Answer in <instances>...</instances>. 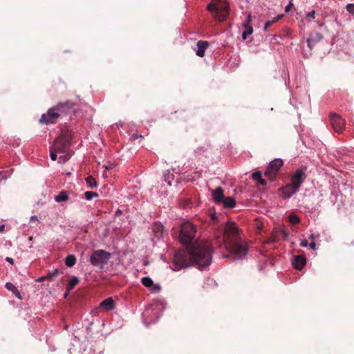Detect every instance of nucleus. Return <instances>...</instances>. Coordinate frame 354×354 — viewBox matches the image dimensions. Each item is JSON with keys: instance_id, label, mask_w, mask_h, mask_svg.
Returning <instances> with one entry per match:
<instances>
[{"instance_id": "36", "label": "nucleus", "mask_w": 354, "mask_h": 354, "mask_svg": "<svg viewBox=\"0 0 354 354\" xmlns=\"http://www.w3.org/2000/svg\"><path fill=\"white\" fill-rule=\"evenodd\" d=\"M282 17V15H279L278 16H277L276 17H274L272 20L271 21H268L269 23H270V24H273L274 23H275L276 21H277L279 19H281V17Z\"/></svg>"}, {"instance_id": "50", "label": "nucleus", "mask_w": 354, "mask_h": 354, "mask_svg": "<svg viewBox=\"0 0 354 354\" xmlns=\"http://www.w3.org/2000/svg\"><path fill=\"white\" fill-rule=\"evenodd\" d=\"M196 174L197 175V178H200V176H201V174H199V173H196Z\"/></svg>"}, {"instance_id": "11", "label": "nucleus", "mask_w": 354, "mask_h": 354, "mask_svg": "<svg viewBox=\"0 0 354 354\" xmlns=\"http://www.w3.org/2000/svg\"><path fill=\"white\" fill-rule=\"evenodd\" d=\"M279 191L281 193V198L284 200H287L291 198L297 192H298L299 189L289 183L286 186L280 188Z\"/></svg>"}, {"instance_id": "49", "label": "nucleus", "mask_w": 354, "mask_h": 354, "mask_svg": "<svg viewBox=\"0 0 354 354\" xmlns=\"http://www.w3.org/2000/svg\"><path fill=\"white\" fill-rule=\"evenodd\" d=\"M167 184L168 185L171 186L172 183L170 180H168Z\"/></svg>"}, {"instance_id": "28", "label": "nucleus", "mask_w": 354, "mask_h": 354, "mask_svg": "<svg viewBox=\"0 0 354 354\" xmlns=\"http://www.w3.org/2000/svg\"><path fill=\"white\" fill-rule=\"evenodd\" d=\"M160 290L161 286L159 283L155 284L153 283V285L151 286V288H149V290L153 293L159 292Z\"/></svg>"}, {"instance_id": "7", "label": "nucleus", "mask_w": 354, "mask_h": 354, "mask_svg": "<svg viewBox=\"0 0 354 354\" xmlns=\"http://www.w3.org/2000/svg\"><path fill=\"white\" fill-rule=\"evenodd\" d=\"M283 165L282 160L277 158L271 161L265 171V176L270 180L275 178L277 172L281 169Z\"/></svg>"}, {"instance_id": "14", "label": "nucleus", "mask_w": 354, "mask_h": 354, "mask_svg": "<svg viewBox=\"0 0 354 354\" xmlns=\"http://www.w3.org/2000/svg\"><path fill=\"white\" fill-rule=\"evenodd\" d=\"M209 44L207 41L200 40L197 42L198 49L196 52L198 57H203L205 55V50L207 49Z\"/></svg>"}, {"instance_id": "31", "label": "nucleus", "mask_w": 354, "mask_h": 354, "mask_svg": "<svg viewBox=\"0 0 354 354\" xmlns=\"http://www.w3.org/2000/svg\"><path fill=\"white\" fill-rule=\"evenodd\" d=\"M346 8V10L349 13H351L352 15L354 14V3H348V4H347Z\"/></svg>"}, {"instance_id": "48", "label": "nucleus", "mask_w": 354, "mask_h": 354, "mask_svg": "<svg viewBox=\"0 0 354 354\" xmlns=\"http://www.w3.org/2000/svg\"><path fill=\"white\" fill-rule=\"evenodd\" d=\"M225 8H226V6L224 5V3L223 2V7H222L223 12H224V10H225Z\"/></svg>"}, {"instance_id": "43", "label": "nucleus", "mask_w": 354, "mask_h": 354, "mask_svg": "<svg viewBox=\"0 0 354 354\" xmlns=\"http://www.w3.org/2000/svg\"><path fill=\"white\" fill-rule=\"evenodd\" d=\"M169 175H170V171H167V172L165 174V178L166 180H167V178H169Z\"/></svg>"}, {"instance_id": "40", "label": "nucleus", "mask_w": 354, "mask_h": 354, "mask_svg": "<svg viewBox=\"0 0 354 354\" xmlns=\"http://www.w3.org/2000/svg\"><path fill=\"white\" fill-rule=\"evenodd\" d=\"M270 26H271V24H270V23H269V21L266 22V24H264V26H263V30L265 31H267L268 27Z\"/></svg>"}, {"instance_id": "27", "label": "nucleus", "mask_w": 354, "mask_h": 354, "mask_svg": "<svg viewBox=\"0 0 354 354\" xmlns=\"http://www.w3.org/2000/svg\"><path fill=\"white\" fill-rule=\"evenodd\" d=\"M86 180L87 185L90 188H93L97 186L96 182L93 177L88 176L86 178Z\"/></svg>"}, {"instance_id": "22", "label": "nucleus", "mask_w": 354, "mask_h": 354, "mask_svg": "<svg viewBox=\"0 0 354 354\" xmlns=\"http://www.w3.org/2000/svg\"><path fill=\"white\" fill-rule=\"evenodd\" d=\"M77 261V259L74 254H69L65 259V264L68 267H73Z\"/></svg>"}, {"instance_id": "16", "label": "nucleus", "mask_w": 354, "mask_h": 354, "mask_svg": "<svg viewBox=\"0 0 354 354\" xmlns=\"http://www.w3.org/2000/svg\"><path fill=\"white\" fill-rule=\"evenodd\" d=\"M236 205V201L232 197H225L223 195V206L225 208H233Z\"/></svg>"}, {"instance_id": "53", "label": "nucleus", "mask_w": 354, "mask_h": 354, "mask_svg": "<svg viewBox=\"0 0 354 354\" xmlns=\"http://www.w3.org/2000/svg\"><path fill=\"white\" fill-rule=\"evenodd\" d=\"M68 292L67 291V292H66V293L64 294V297H65L68 295Z\"/></svg>"}, {"instance_id": "52", "label": "nucleus", "mask_w": 354, "mask_h": 354, "mask_svg": "<svg viewBox=\"0 0 354 354\" xmlns=\"http://www.w3.org/2000/svg\"><path fill=\"white\" fill-rule=\"evenodd\" d=\"M315 44V43H314V42L310 43V46L309 47H310V48H312V47H313V46Z\"/></svg>"}, {"instance_id": "9", "label": "nucleus", "mask_w": 354, "mask_h": 354, "mask_svg": "<svg viewBox=\"0 0 354 354\" xmlns=\"http://www.w3.org/2000/svg\"><path fill=\"white\" fill-rule=\"evenodd\" d=\"M306 178V168H301L295 172L290 178V184L299 190L300 187Z\"/></svg>"}, {"instance_id": "6", "label": "nucleus", "mask_w": 354, "mask_h": 354, "mask_svg": "<svg viewBox=\"0 0 354 354\" xmlns=\"http://www.w3.org/2000/svg\"><path fill=\"white\" fill-rule=\"evenodd\" d=\"M111 257V254L103 250H98L93 252L90 257L91 263L93 266L103 268Z\"/></svg>"}, {"instance_id": "5", "label": "nucleus", "mask_w": 354, "mask_h": 354, "mask_svg": "<svg viewBox=\"0 0 354 354\" xmlns=\"http://www.w3.org/2000/svg\"><path fill=\"white\" fill-rule=\"evenodd\" d=\"M64 106L63 104H59L56 106L49 109L46 113L42 114L39 122L46 124L55 123L62 113Z\"/></svg>"}, {"instance_id": "42", "label": "nucleus", "mask_w": 354, "mask_h": 354, "mask_svg": "<svg viewBox=\"0 0 354 354\" xmlns=\"http://www.w3.org/2000/svg\"><path fill=\"white\" fill-rule=\"evenodd\" d=\"M6 261L9 262L11 264H13L14 263V260L13 259H12L11 257H6Z\"/></svg>"}, {"instance_id": "37", "label": "nucleus", "mask_w": 354, "mask_h": 354, "mask_svg": "<svg viewBox=\"0 0 354 354\" xmlns=\"http://www.w3.org/2000/svg\"><path fill=\"white\" fill-rule=\"evenodd\" d=\"M293 6V3L292 1L289 2V3L285 8V12H289L290 9Z\"/></svg>"}, {"instance_id": "21", "label": "nucleus", "mask_w": 354, "mask_h": 354, "mask_svg": "<svg viewBox=\"0 0 354 354\" xmlns=\"http://www.w3.org/2000/svg\"><path fill=\"white\" fill-rule=\"evenodd\" d=\"M54 199L57 203L66 201L68 199V194L66 192H61L58 195L55 196Z\"/></svg>"}, {"instance_id": "3", "label": "nucleus", "mask_w": 354, "mask_h": 354, "mask_svg": "<svg viewBox=\"0 0 354 354\" xmlns=\"http://www.w3.org/2000/svg\"><path fill=\"white\" fill-rule=\"evenodd\" d=\"M53 147L59 154L58 157L59 163H64L71 157L72 153L69 149L70 142L66 137L60 136L55 140Z\"/></svg>"}, {"instance_id": "41", "label": "nucleus", "mask_w": 354, "mask_h": 354, "mask_svg": "<svg viewBox=\"0 0 354 354\" xmlns=\"http://www.w3.org/2000/svg\"><path fill=\"white\" fill-rule=\"evenodd\" d=\"M309 246L311 249L313 250H315V248H316V244H315V241H312L310 244H309Z\"/></svg>"}, {"instance_id": "18", "label": "nucleus", "mask_w": 354, "mask_h": 354, "mask_svg": "<svg viewBox=\"0 0 354 354\" xmlns=\"http://www.w3.org/2000/svg\"><path fill=\"white\" fill-rule=\"evenodd\" d=\"M209 216L210 218L209 224L215 225L218 222V217L216 216V212L214 207H210L209 209Z\"/></svg>"}, {"instance_id": "8", "label": "nucleus", "mask_w": 354, "mask_h": 354, "mask_svg": "<svg viewBox=\"0 0 354 354\" xmlns=\"http://www.w3.org/2000/svg\"><path fill=\"white\" fill-rule=\"evenodd\" d=\"M212 17L217 21H221V0H212L207 7Z\"/></svg>"}, {"instance_id": "4", "label": "nucleus", "mask_w": 354, "mask_h": 354, "mask_svg": "<svg viewBox=\"0 0 354 354\" xmlns=\"http://www.w3.org/2000/svg\"><path fill=\"white\" fill-rule=\"evenodd\" d=\"M196 234V229L193 224L189 221L183 222L180 231V242L187 245L194 239Z\"/></svg>"}, {"instance_id": "44", "label": "nucleus", "mask_w": 354, "mask_h": 354, "mask_svg": "<svg viewBox=\"0 0 354 354\" xmlns=\"http://www.w3.org/2000/svg\"><path fill=\"white\" fill-rule=\"evenodd\" d=\"M37 217L36 216H32L30 217V221H37Z\"/></svg>"}, {"instance_id": "15", "label": "nucleus", "mask_w": 354, "mask_h": 354, "mask_svg": "<svg viewBox=\"0 0 354 354\" xmlns=\"http://www.w3.org/2000/svg\"><path fill=\"white\" fill-rule=\"evenodd\" d=\"M100 308H103L106 310H111L115 308L113 300L111 297L104 299L100 304Z\"/></svg>"}, {"instance_id": "38", "label": "nucleus", "mask_w": 354, "mask_h": 354, "mask_svg": "<svg viewBox=\"0 0 354 354\" xmlns=\"http://www.w3.org/2000/svg\"><path fill=\"white\" fill-rule=\"evenodd\" d=\"M308 242L306 239H303L300 242V245L301 247H306V246H308Z\"/></svg>"}, {"instance_id": "17", "label": "nucleus", "mask_w": 354, "mask_h": 354, "mask_svg": "<svg viewBox=\"0 0 354 354\" xmlns=\"http://www.w3.org/2000/svg\"><path fill=\"white\" fill-rule=\"evenodd\" d=\"M212 196L215 203H221V187H218L212 191Z\"/></svg>"}, {"instance_id": "46", "label": "nucleus", "mask_w": 354, "mask_h": 354, "mask_svg": "<svg viewBox=\"0 0 354 354\" xmlns=\"http://www.w3.org/2000/svg\"><path fill=\"white\" fill-rule=\"evenodd\" d=\"M58 272L57 270H55L52 274H50V276H55L57 273Z\"/></svg>"}, {"instance_id": "51", "label": "nucleus", "mask_w": 354, "mask_h": 354, "mask_svg": "<svg viewBox=\"0 0 354 354\" xmlns=\"http://www.w3.org/2000/svg\"><path fill=\"white\" fill-rule=\"evenodd\" d=\"M195 179L193 178H187V180H190V181H194Z\"/></svg>"}, {"instance_id": "24", "label": "nucleus", "mask_w": 354, "mask_h": 354, "mask_svg": "<svg viewBox=\"0 0 354 354\" xmlns=\"http://www.w3.org/2000/svg\"><path fill=\"white\" fill-rule=\"evenodd\" d=\"M79 283V279L75 277V276H73L71 277V279H70L68 283V286H67V290L68 292L71 291L72 289L74 288V287Z\"/></svg>"}, {"instance_id": "54", "label": "nucleus", "mask_w": 354, "mask_h": 354, "mask_svg": "<svg viewBox=\"0 0 354 354\" xmlns=\"http://www.w3.org/2000/svg\"><path fill=\"white\" fill-rule=\"evenodd\" d=\"M133 136H134L135 138H138V135H134Z\"/></svg>"}, {"instance_id": "33", "label": "nucleus", "mask_w": 354, "mask_h": 354, "mask_svg": "<svg viewBox=\"0 0 354 354\" xmlns=\"http://www.w3.org/2000/svg\"><path fill=\"white\" fill-rule=\"evenodd\" d=\"M315 12L314 10L309 12L306 14V18L310 21L311 19L315 17Z\"/></svg>"}, {"instance_id": "26", "label": "nucleus", "mask_w": 354, "mask_h": 354, "mask_svg": "<svg viewBox=\"0 0 354 354\" xmlns=\"http://www.w3.org/2000/svg\"><path fill=\"white\" fill-rule=\"evenodd\" d=\"M288 220L292 224H297L300 222L299 217L295 214H290L288 216Z\"/></svg>"}, {"instance_id": "12", "label": "nucleus", "mask_w": 354, "mask_h": 354, "mask_svg": "<svg viewBox=\"0 0 354 354\" xmlns=\"http://www.w3.org/2000/svg\"><path fill=\"white\" fill-rule=\"evenodd\" d=\"M251 19V14L249 13L247 15L246 21L243 24V28H244V30L242 32V38L243 40H245L248 37V36L252 35L253 32V28L250 26Z\"/></svg>"}, {"instance_id": "34", "label": "nucleus", "mask_w": 354, "mask_h": 354, "mask_svg": "<svg viewBox=\"0 0 354 354\" xmlns=\"http://www.w3.org/2000/svg\"><path fill=\"white\" fill-rule=\"evenodd\" d=\"M7 172L3 171H0V183L1 180L7 178Z\"/></svg>"}, {"instance_id": "47", "label": "nucleus", "mask_w": 354, "mask_h": 354, "mask_svg": "<svg viewBox=\"0 0 354 354\" xmlns=\"http://www.w3.org/2000/svg\"><path fill=\"white\" fill-rule=\"evenodd\" d=\"M310 239L312 240V241H315V236H314V234H312L310 236Z\"/></svg>"}, {"instance_id": "23", "label": "nucleus", "mask_w": 354, "mask_h": 354, "mask_svg": "<svg viewBox=\"0 0 354 354\" xmlns=\"http://www.w3.org/2000/svg\"><path fill=\"white\" fill-rule=\"evenodd\" d=\"M253 180L258 181L261 185H266V181L262 178V175L260 171H255L252 174Z\"/></svg>"}, {"instance_id": "32", "label": "nucleus", "mask_w": 354, "mask_h": 354, "mask_svg": "<svg viewBox=\"0 0 354 354\" xmlns=\"http://www.w3.org/2000/svg\"><path fill=\"white\" fill-rule=\"evenodd\" d=\"M115 167V165L111 163V162H109V163H106L105 165H103V167L105 169L106 171L107 170H109V169H113V167Z\"/></svg>"}, {"instance_id": "13", "label": "nucleus", "mask_w": 354, "mask_h": 354, "mask_svg": "<svg viewBox=\"0 0 354 354\" xmlns=\"http://www.w3.org/2000/svg\"><path fill=\"white\" fill-rule=\"evenodd\" d=\"M292 266L297 270H301L306 265V258L303 256H296L292 260Z\"/></svg>"}, {"instance_id": "1", "label": "nucleus", "mask_w": 354, "mask_h": 354, "mask_svg": "<svg viewBox=\"0 0 354 354\" xmlns=\"http://www.w3.org/2000/svg\"><path fill=\"white\" fill-rule=\"evenodd\" d=\"M212 261L211 248L207 243L197 242L185 250H179L174 256L171 268L179 270L194 263L200 268L209 266Z\"/></svg>"}, {"instance_id": "2", "label": "nucleus", "mask_w": 354, "mask_h": 354, "mask_svg": "<svg viewBox=\"0 0 354 354\" xmlns=\"http://www.w3.org/2000/svg\"><path fill=\"white\" fill-rule=\"evenodd\" d=\"M240 230L234 222H227L223 229V245L227 252H223V258L232 257L234 260L244 258L248 252V247L245 242L239 239Z\"/></svg>"}, {"instance_id": "45", "label": "nucleus", "mask_w": 354, "mask_h": 354, "mask_svg": "<svg viewBox=\"0 0 354 354\" xmlns=\"http://www.w3.org/2000/svg\"><path fill=\"white\" fill-rule=\"evenodd\" d=\"M4 228H5V225H0V232H3L4 230Z\"/></svg>"}, {"instance_id": "10", "label": "nucleus", "mask_w": 354, "mask_h": 354, "mask_svg": "<svg viewBox=\"0 0 354 354\" xmlns=\"http://www.w3.org/2000/svg\"><path fill=\"white\" fill-rule=\"evenodd\" d=\"M330 118V123L334 130L337 133H342L345 127L344 120L336 113H331Z\"/></svg>"}, {"instance_id": "20", "label": "nucleus", "mask_w": 354, "mask_h": 354, "mask_svg": "<svg viewBox=\"0 0 354 354\" xmlns=\"http://www.w3.org/2000/svg\"><path fill=\"white\" fill-rule=\"evenodd\" d=\"M322 39H323V36L320 33L316 32V33L312 35L311 38H308L307 39L308 46H310V43H312V42L316 43L319 41H321Z\"/></svg>"}, {"instance_id": "30", "label": "nucleus", "mask_w": 354, "mask_h": 354, "mask_svg": "<svg viewBox=\"0 0 354 354\" xmlns=\"http://www.w3.org/2000/svg\"><path fill=\"white\" fill-rule=\"evenodd\" d=\"M58 155L59 156V153L56 151L53 147L50 150V158L52 160H56Z\"/></svg>"}, {"instance_id": "39", "label": "nucleus", "mask_w": 354, "mask_h": 354, "mask_svg": "<svg viewBox=\"0 0 354 354\" xmlns=\"http://www.w3.org/2000/svg\"><path fill=\"white\" fill-rule=\"evenodd\" d=\"M154 227L158 230H162V225L161 223H155L154 225Z\"/></svg>"}, {"instance_id": "25", "label": "nucleus", "mask_w": 354, "mask_h": 354, "mask_svg": "<svg viewBox=\"0 0 354 354\" xmlns=\"http://www.w3.org/2000/svg\"><path fill=\"white\" fill-rule=\"evenodd\" d=\"M141 281H142V283L144 286L148 288L149 289V288H151V286L153 285V280L151 277H144L142 278L141 279Z\"/></svg>"}, {"instance_id": "19", "label": "nucleus", "mask_w": 354, "mask_h": 354, "mask_svg": "<svg viewBox=\"0 0 354 354\" xmlns=\"http://www.w3.org/2000/svg\"><path fill=\"white\" fill-rule=\"evenodd\" d=\"M5 286L8 290L11 291L17 298H19V299H22L19 291L17 290V288L15 286L14 284H12L10 282H7Z\"/></svg>"}, {"instance_id": "29", "label": "nucleus", "mask_w": 354, "mask_h": 354, "mask_svg": "<svg viewBox=\"0 0 354 354\" xmlns=\"http://www.w3.org/2000/svg\"><path fill=\"white\" fill-rule=\"evenodd\" d=\"M84 195H85V198L88 201H91L93 198L97 196V194L94 192H85Z\"/></svg>"}, {"instance_id": "35", "label": "nucleus", "mask_w": 354, "mask_h": 354, "mask_svg": "<svg viewBox=\"0 0 354 354\" xmlns=\"http://www.w3.org/2000/svg\"><path fill=\"white\" fill-rule=\"evenodd\" d=\"M282 17V15H279L278 16H277L276 17H274L272 20L271 21H268L269 23H270V24H273L274 23H275L276 21H277L279 19H281V17Z\"/></svg>"}]
</instances>
